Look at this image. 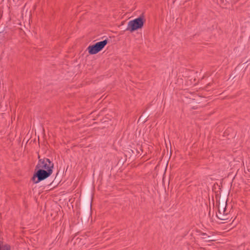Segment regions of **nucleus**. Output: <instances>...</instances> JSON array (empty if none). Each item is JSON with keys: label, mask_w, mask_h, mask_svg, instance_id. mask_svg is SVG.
Instances as JSON below:
<instances>
[{"label": "nucleus", "mask_w": 250, "mask_h": 250, "mask_svg": "<svg viewBox=\"0 0 250 250\" xmlns=\"http://www.w3.org/2000/svg\"><path fill=\"white\" fill-rule=\"evenodd\" d=\"M54 164L49 159H45L40 160L37 166V167L40 169H44L45 170H52Z\"/></svg>", "instance_id": "obj_4"}, {"label": "nucleus", "mask_w": 250, "mask_h": 250, "mask_svg": "<svg viewBox=\"0 0 250 250\" xmlns=\"http://www.w3.org/2000/svg\"><path fill=\"white\" fill-rule=\"evenodd\" d=\"M144 20L140 17L135 20L129 21L127 26V29L130 31H133L141 28L144 25Z\"/></svg>", "instance_id": "obj_3"}, {"label": "nucleus", "mask_w": 250, "mask_h": 250, "mask_svg": "<svg viewBox=\"0 0 250 250\" xmlns=\"http://www.w3.org/2000/svg\"><path fill=\"white\" fill-rule=\"evenodd\" d=\"M53 170H45L39 169L32 177V181L34 183H38L40 181L48 177L52 173Z\"/></svg>", "instance_id": "obj_1"}, {"label": "nucleus", "mask_w": 250, "mask_h": 250, "mask_svg": "<svg viewBox=\"0 0 250 250\" xmlns=\"http://www.w3.org/2000/svg\"><path fill=\"white\" fill-rule=\"evenodd\" d=\"M0 250H10V247L8 245L0 241Z\"/></svg>", "instance_id": "obj_5"}, {"label": "nucleus", "mask_w": 250, "mask_h": 250, "mask_svg": "<svg viewBox=\"0 0 250 250\" xmlns=\"http://www.w3.org/2000/svg\"><path fill=\"white\" fill-rule=\"evenodd\" d=\"M107 40L98 42L94 45H90L88 47L87 50L90 54H95L101 51L107 44Z\"/></svg>", "instance_id": "obj_2"}]
</instances>
